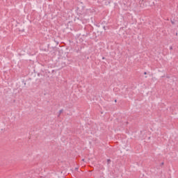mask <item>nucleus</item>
I'll return each mask as SVG.
<instances>
[{
  "label": "nucleus",
  "instance_id": "423d86ee",
  "mask_svg": "<svg viewBox=\"0 0 178 178\" xmlns=\"http://www.w3.org/2000/svg\"><path fill=\"white\" fill-rule=\"evenodd\" d=\"M161 165H163V163H162Z\"/></svg>",
  "mask_w": 178,
  "mask_h": 178
},
{
  "label": "nucleus",
  "instance_id": "f03ea898",
  "mask_svg": "<svg viewBox=\"0 0 178 178\" xmlns=\"http://www.w3.org/2000/svg\"><path fill=\"white\" fill-rule=\"evenodd\" d=\"M107 163H108V165H109V163H111V159H107Z\"/></svg>",
  "mask_w": 178,
  "mask_h": 178
},
{
  "label": "nucleus",
  "instance_id": "20e7f679",
  "mask_svg": "<svg viewBox=\"0 0 178 178\" xmlns=\"http://www.w3.org/2000/svg\"><path fill=\"white\" fill-rule=\"evenodd\" d=\"M144 74H147V72H145Z\"/></svg>",
  "mask_w": 178,
  "mask_h": 178
},
{
  "label": "nucleus",
  "instance_id": "39448f33",
  "mask_svg": "<svg viewBox=\"0 0 178 178\" xmlns=\"http://www.w3.org/2000/svg\"><path fill=\"white\" fill-rule=\"evenodd\" d=\"M170 49H172V47H170Z\"/></svg>",
  "mask_w": 178,
  "mask_h": 178
},
{
  "label": "nucleus",
  "instance_id": "f257e3e1",
  "mask_svg": "<svg viewBox=\"0 0 178 178\" xmlns=\"http://www.w3.org/2000/svg\"><path fill=\"white\" fill-rule=\"evenodd\" d=\"M63 113V109L60 110L58 117L59 118V116H60V114H62Z\"/></svg>",
  "mask_w": 178,
  "mask_h": 178
},
{
  "label": "nucleus",
  "instance_id": "7ed1b4c3",
  "mask_svg": "<svg viewBox=\"0 0 178 178\" xmlns=\"http://www.w3.org/2000/svg\"><path fill=\"white\" fill-rule=\"evenodd\" d=\"M102 59H105V57H103Z\"/></svg>",
  "mask_w": 178,
  "mask_h": 178
}]
</instances>
